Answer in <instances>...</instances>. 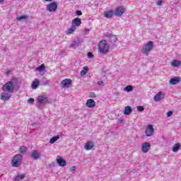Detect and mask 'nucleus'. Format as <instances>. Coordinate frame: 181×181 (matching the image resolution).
<instances>
[{
	"mask_svg": "<svg viewBox=\"0 0 181 181\" xmlns=\"http://www.w3.org/2000/svg\"><path fill=\"white\" fill-rule=\"evenodd\" d=\"M98 52L101 54H107L110 52V45L107 43L105 40H103L98 43Z\"/></svg>",
	"mask_w": 181,
	"mask_h": 181,
	"instance_id": "obj_1",
	"label": "nucleus"
},
{
	"mask_svg": "<svg viewBox=\"0 0 181 181\" xmlns=\"http://www.w3.org/2000/svg\"><path fill=\"white\" fill-rule=\"evenodd\" d=\"M16 86V83L15 80L8 81L5 85L3 86V91H8V93H13L15 91V87Z\"/></svg>",
	"mask_w": 181,
	"mask_h": 181,
	"instance_id": "obj_2",
	"label": "nucleus"
},
{
	"mask_svg": "<svg viewBox=\"0 0 181 181\" xmlns=\"http://www.w3.org/2000/svg\"><path fill=\"white\" fill-rule=\"evenodd\" d=\"M22 160H23V156L21 154L14 156L11 160V166L13 168H19L22 165Z\"/></svg>",
	"mask_w": 181,
	"mask_h": 181,
	"instance_id": "obj_3",
	"label": "nucleus"
},
{
	"mask_svg": "<svg viewBox=\"0 0 181 181\" xmlns=\"http://www.w3.org/2000/svg\"><path fill=\"white\" fill-rule=\"evenodd\" d=\"M153 48V42L150 41L147 42L145 45V49H143V52L144 54H148L151 50Z\"/></svg>",
	"mask_w": 181,
	"mask_h": 181,
	"instance_id": "obj_4",
	"label": "nucleus"
},
{
	"mask_svg": "<svg viewBox=\"0 0 181 181\" xmlns=\"http://www.w3.org/2000/svg\"><path fill=\"white\" fill-rule=\"evenodd\" d=\"M60 84L61 86L63 87V88H69V87H70L71 84H73V81H71V79L70 78H66L63 80Z\"/></svg>",
	"mask_w": 181,
	"mask_h": 181,
	"instance_id": "obj_5",
	"label": "nucleus"
},
{
	"mask_svg": "<svg viewBox=\"0 0 181 181\" xmlns=\"http://www.w3.org/2000/svg\"><path fill=\"white\" fill-rule=\"evenodd\" d=\"M124 12H125V8L124 6H119L116 8L114 15L115 16H122L124 15Z\"/></svg>",
	"mask_w": 181,
	"mask_h": 181,
	"instance_id": "obj_6",
	"label": "nucleus"
},
{
	"mask_svg": "<svg viewBox=\"0 0 181 181\" xmlns=\"http://www.w3.org/2000/svg\"><path fill=\"white\" fill-rule=\"evenodd\" d=\"M57 9V3L52 2L47 6V11L48 12H54Z\"/></svg>",
	"mask_w": 181,
	"mask_h": 181,
	"instance_id": "obj_7",
	"label": "nucleus"
},
{
	"mask_svg": "<svg viewBox=\"0 0 181 181\" xmlns=\"http://www.w3.org/2000/svg\"><path fill=\"white\" fill-rule=\"evenodd\" d=\"M155 130L153 129V126L152 124H148L146 129L145 134L146 136H152Z\"/></svg>",
	"mask_w": 181,
	"mask_h": 181,
	"instance_id": "obj_8",
	"label": "nucleus"
},
{
	"mask_svg": "<svg viewBox=\"0 0 181 181\" xmlns=\"http://www.w3.org/2000/svg\"><path fill=\"white\" fill-rule=\"evenodd\" d=\"M37 103L42 105V104H46L47 103V97L45 95H40L37 98Z\"/></svg>",
	"mask_w": 181,
	"mask_h": 181,
	"instance_id": "obj_9",
	"label": "nucleus"
},
{
	"mask_svg": "<svg viewBox=\"0 0 181 181\" xmlns=\"http://www.w3.org/2000/svg\"><path fill=\"white\" fill-rule=\"evenodd\" d=\"M165 98V94L162 92H158L153 98L154 101L158 103V101H160V100H163Z\"/></svg>",
	"mask_w": 181,
	"mask_h": 181,
	"instance_id": "obj_10",
	"label": "nucleus"
},
{
	"mask_svg": "<svg viewBox=\"0 0 181 181\" xmlns=\"http://www.w3.org/2000/svg\"><path fill=\"white\" fill-rule=\"evenodd\" d=\"M178 83H180V78L179 76H175L173 78H171L169 81V84H170L171 86H175Z\"/></svg>",
	"mask_w": 181,
	"mask_h": 181,
	"instance_id": "obj_11",
	"label": "nucleus"
},
{
	"mask_svg": "<svg viewBox=\"0 0 181 181\" xmlns=\"http://www.w3.org/2000/svg\"><path fill=\"white\" fill-rule=\"evenodd\" d=\"M142 152L146 153L151 149V144L145 142L142 144L141 146Z\"/></svg>",
	"mask_w": 181,
	"mask_h": 181,
	"instance_id": "obj_12",
	"label": "nucleus"
},
{
	"mask_svg": "<svg viewBox=\"0 0 181 181\" xmlns=\"http://www.w3.org/2000/svg\"><path fill=\"white\" fill-rule=\"evenodd\" d=\"M30 158L34 160H37V159H40V153L37 150L33 151L30 155Z\"/></svg>",
	"mask_w": 181,
	"mask_h": 181,
	"instance_id": "obj_13",
	"label": "nucleus"
},
{
	"mask_svg": "<svg viewBox=\"0 0 181 181\" xmlns=\"http://www.w3.org/2000/svg\"><path fill=\"white\" fill-rule=\"evenodd\" d=\"M57 163H58L59 166H60L61 168H63V166H66V160L62 158L60 156H57Z\"/></svg>",
	"mask_w": 181,
	"mask_h": 181,
	"instance_id": "obj_14",
	"label": "nucleus"
},
{
	"mask_svg": "<svg viewBox=\"0 0 181 181\" xmlns=\"http://www.w3.org/2000/svg\"><path fill=\"white\" fill-rule=\"evenodd\" d=\"M117 40H118V39L115 35H111L109 37L107 42L111 43L112 46H115V43H117Z\"/></svg>",
	"mask_w": 181,
	"mask_h": 181,
	"instance_id": "obj_15",
	"label": "nucleus"
},
{
	"mask_svg": "<svg viewBox=\"0 0 181 181\" xmlns=\"http://www.w3.org/2000/svg\"><path fill=\"white\" fill-rule=\"evenodd\" d=\"M94 148V142L93 141H87L86 145L84 146V149L86 151H91Z\"/></svg>",
	"mask_w": 181,
	"mask_h": 181,
	"instance_id": "obj_16",
	"label": "nucleus"
},
{
	"mask_svg": "<svg viewBox=\"0 0 181 181\" xmlns=\"http://www.w3.org/2000/svg\"><path fill=\"white\" fill-rule=\"evenodd\" d=\"M80 25H81V18H75L72 21V25L75 26V28H77V27L80 26Z\"/></svg>",
	"mask_w": 181,
	"mask_h": 181,
	"instance_id": "obj_17",
	"label": "nucleus"
},
{
	"mask_svg": "<svg viewBox=\"0 0 181 181\" xmlns=\"http://www.w3.org/2000/svg\"><path fill=\"white\" fill-rule=\"evenodd\" d=\"M86 107L88 108H94V107H95V101L93 99H88L86 102Z\"/></svg>",
	"mask_w": 181,
	"mask_h": 181,
	"instance_id": "obj_18",
	"label": "nucleus"
},
{
	"mask_svg": "<svg viewBox=\"0 0 181 181\" xmlns=\"http://www.w3.org/2000/svg\"><path fill=\"white\" fill-rule=\"evenodd\" d=\"M0 98L2 101H8V100L11 98V95L9 93H1Z\"/></svg>",
	"mask_w": 181,
	"mask_h": 181,
	"instance_id": "obj_19",
	"label": "nucleus"
},
{
	"mask_svg": "<svg viewBox=\"0 0 181 181\" xmlns=\"http://www.w3.org/2000/svg\"><path fill=\"white\" fill-rule=\"evenodd\" d=\"M131 112H132V107H131L130 106H126L124 107V110L123 112L124 115H129V114H131Z\"/></svg>",
	"mask_w": 181,
	"mask_h": 181,
	"instance_id": "obj_20",
	"label": "nucleus"
},
{
	"mask_svg": "<svg viewBox=\"0 0 181 181\" xmlns=\"http://www.w3.org/2000/svg\"><path fill=\"white\" fill-rule=\"evenodd\" d=\"M113 16H114V11H112V10H110L108 11H106L104 13L105 18H112Z\"/></svg>",
	"mask_w": 181,
	"mask_h": 181,
	"instance_id": "obj_21",
	"label": "nucleus"
},
{
	"mask_svg": "<svg viewBox=\"0 0 181 181\" xmlns=\"http://www.w3.org/2000/svg\"><path fill=\"white\" fill-rule=\"evenodd\" d=\"M40 81L37 79H35V81L32 83L31 87L33 90H36L37 87H39Z\"/></svg>",
	"mask_w": 181,
	"mask_h": 181,
	"instance_id": "obj_22",
	"label": "nucleus"
},
{
	"mask_svg": "<svg viewBox=\"0 0 181 181\" xmlns=\"http://www.w3.org/2000/svg\"><path fill=\"white\" fill-rule=\"evenodd\" d=\"M180 148H181V145L180 144V143H176L173 146L172 151L174 153H176L177 152V151H179V149H180Z\"/></svg>",
	"mask_w": 181,
	"mask_h": 181,
	"instance_id": "obj_23",
	"label": "nucleus"
},
{
	"mask_svg": "<svg viewBox=\"0 0 181 181\" xmlns=\"http://www.w3.org/2000/svg\"><path fill=\"white\" fill-rule=\"evenodd\" d=\"M181 62L177 59H174L171 64L173 67H179L180 66Z\"/></svg>",
	"mask_w": 181,
	"mask_h": 181,
	"instance_id": "obj_24",
	"label": "nucleus"
},
{
	"mask_svg": "<svg viewBox=\"0 0 181 181\" xmlns=\"http://www.w3.org/2000/svg\"><path fill=\"white\" fill-rule=\"evenodd\" d=\"M76 28H75L74 25H71V28H68V30L66 32V35H71L74 30H76Z\"/></svg>",
	"mask_w": 181,
	"mask_h": 181,
	"instance_id": "obj_25",
	"label": "nucleus"
},
{
	"mask_svg": "<svg viewBox=\"0 0 181 181\" xmlns=\"http://www.w3.org/2000/svg\"><path fill=\"white\" fill-rule=\"evenodd\" d=\"M80 46V42L77 41H73L72 43L69 45V47H71L72 49H76V47H78Z\"/></svg>",
	"mask_w": 181,
	"mask_h": 181,
	"instance_id": "obj_26",
	"label": "nucleus"
},
{
	"mask_svg": "<svg viewBox=\"0 0 181 181\" xmlns=\"http://www.w3.org/2000/svg\"><path fill=\"white\" fill-rule=\"evenodd\" d=\"M58 139H60V135H57L52 137L49 140V144H54V142H56V141Z\"/></svg>",
	"mask_w": 181,
	"mask_h": 181,
	"instance_id": "obj_27",
	"label": "nucleus"
},
{
	"mask_svg": "<svg viewBox=\"0 0 181 181\" xmlns=\"http://www.w3.org/2000/svg\"><path fill=\"white\" fill-rule=\"evenodd\" d=\"M134 90V87L131 85H129L124 88V91H127V93H131V91Z\"/></svg>",
	"mask_w": 181,
	"mask_h": 181,
	"instance_id": "obj_28",
	"label": "nucleus"
},
{
	"mask_svg": "<svg viewBox=\"0 0 181 181\" xmlns=\"http://www.w3.org/2000/svg\"><path fill=\"white\" fill-rule=\"evenodd\" d=\"M25 179V174L16 175L14 180L19 181Z\"/></svg>",
	"mask_w": 181,
	"mask_h": 181,
	"instance_id": "obj_29",
	"label": "nucleus"
},
{
	"mask_svg": "<svg viewBox=\"0 0 181 181\" xmlns=\"http://www.w3.org/2000/svg\"><path fill=\"white\" fill-rule=\"evenodd\" d=\"M26 19H29V16L23 15L17 17V21H26Z\"/></svg>",
	"mask_w": 181,
	"mask_h": 181,
	"instance_id": "obj_30",
	"label": "nucleus"
},
{
	"mask_svg": "<svg viewBox=\"0 0 181 181\" xmlns=\"http://www.w3.org/2000/svg\"><path fill=\"white\" fill-rule=\"evenodd\" d=\"M88 71V66H84L83 70L81 71L80 74H81V76H86V74H87Z\"/></svg>",
	"mask_w": 181,
	"mask_h": 181,
	"instance_id": "obj_31",
	"label": "nucleus"
},
{
	"mask_svg": "<svg viewBox=\"0 0 181 181\" xmlns=\"http://www.w3.org/2000/svg\"><path fill=\"white\" fill-rule=\"evenodd\" d=\"M46 69V66H45V64H41L38 67H37L36 70L37 71H43Z\"/></svg>",
	"mask_w": 181,
	"mask_h": 181,
	"instance_id": "obj_32",
	"label": "nucleus"
},
{
	"mask_svg": "<svg viewBox=\"0 0 181 181\" xmlns=\"http://www.w3.org/2000/svg\"><path fill=\"white\" fill-rule=\"evenodd\" d=\"M28 148L26 146H22L20 148V153H26Z\"/></svg>",
	"mask_w": 181,
	"mask_h": 181,
	"instance_id": "obj_33",
	"label": "nucleus"
},
{
	"mask_svg": "<svg viewBox=\"0 0 181 181\" xmlns=\"http://www.w3.org/2000/svg\"><path fill=\"white\" fill-rule=\"evenodd\" d=\"M145 110V107L144 106H138L137 107V110L139 111L140 112H142Z\"/></svg>",
	"mask_w": 181,
	"mask_h": 181,
	"instance_id": "obj_34",
	"label": "nucleus"
},
{
	"mask_svg": "<svg viewBox=\"0 0 181 181\" xmlns=\"http://www.w3.org/2000/svg\"><path fill=\"white\" fill-rule=\"evenodd\" d=\"M88 57L89 59H93V57H94V54H93L92 52H88Z\"/></svg>",
	"mask_w": 181,
	"mask_h": 181,
	"instance_id": "obj_35",
	"label": "nucleus"
},
{
	"mask_svg": "<svg viewBox=\"0 0 181 181\" xmlns=\"http://www.w3.org/2000/svg\"><path fill=\"white\" fill-rule=\"evenodd\" d=\"M76 15H78V16H81V15H83V13L80 10H77L76 11Z\"/></svg>",
	"mask_w": 181,
	"mask_h": 181,
	"instance_id": "obj_36",
	"label": "nucleus"
},
{
	"mask_svg": "<svg viewBox=\"0 0 181 181\" xmlns=\"http://www.w3.org/2000/svg\"><path fill=\"white\" fill-rule=\"evenodd\" d=\"M162 4H163V1L159 0L158 1H157L156 5H158V6H160Z\"/></svg>",
	"mask_w": 181,
	"mask_h": 181,
	"instance_id": "obj_37",
	"label": "nucleus"
},
{
	"mask_svg": "<svg viewBox=\"0 0 181 181\" xmlns=\"http://www.w3.org/2000/svg\"><path fill=\"white\" fill-rule=\"evenodd\" d=\"M172 115H173V112L169 111L167 112V117H172Z\"/></svg>",
	"mask_w": 181,
	"mask_h": 181,
	"instance_id": "obj_38",
	"label": "nucleus"
},
{
	"mask_svg": "<svg viewBox=\"0 0 181 181\" xmlns=\"http://www.w3.org/2000/svg\"><path fill=\"white\" fill-rule=\"evenodd\" d=\"M98 86H104V81H99L98 82Z\"/></svg>",
	"mask_w": 181,
	"mask_h": 181,
	"instance_id": "obj_39",
	"label": "nucleus"
},
{
	"mask_svg": "<svg viewBox=\"0 0 181 181\" xmlns=\"http://www.w3.org/2000/svg\"><path fill=\"white\" fill-rule=\"evenodd\" d=\"M90 95L91 97V98H95V93L90 92Z\"/></svg>",
	"mask_w": 181,
	"mask_h": 181,
	"instance_id": "obj_40",
	"label": "nucleus"
},
{
	"mask_svg": "<svg viewBox=\"0 0 181 181\" xmlns=\"http://www.w3.org/2000/svg\"><path fill=\"white\" fill-rule=\"evenodd\" d=\"M27 103H30L32 104V103H35V99L30 98L28 101Z\"/></svg>",
	"mask_w": 181,
	"mask_h": 181,
	"instance_id": "obj_41",
	"label": "nucleus"
},
{
	"mask_svg": "<svg viewBox=\"0 0 181 181\" xmlns=\"http://www.w3.org/2000/svg\"><path fill=\"white\" fill-rule=\"evenodd\" d=\"M76 169H77V168L76 166L71 167V170H76Z\"/></svg>",
	"mask_w": 181,
	"mask_h": 181,
	"instance_id": "obj_42",
	"label": "nucleus"
},
{
	"mask_svg": "<svg viewBox=\"0 0 181 181\" xmlns=\"http://www.w3.org/2000/svg\"><path fill=\"white\" fill-rule=\"evenodd\" d=\"M45 1H46V2H52V1L53 0H45Z\"/></svg>",
	"mask_w": 181,
	"mask_h": 181,
	"instance_id": "obj_43",
	"label": "nucleus"
},
{
	"mask_svg": "<svg viewBox=\"0 0 181 181\" xmlns=\"http://www.w3.org/2000/svg\"><path fill=\"white\" fill-rule=\"evenodd\" d=\"M6 74H9V71L6 72Z\"/></svg>",
	"mask_w": 181,
	"mask_h": 181,
	"instance_id": "obj_44",
	"label": "nucleus"
},
{
	"mask_svg": "<svg viewBox=\"0 0 181 181\" xmlns=\"http://www.w3.org/2000/svg\"><path fill=\"white\" fill-rule=\"evenodd\" d=\"M46 84H47V83H45V86H46Z\"/></svg>",
	"mask_w": 181,
	"mask_h": 181,
	"instance_id": "obj_45",
	"label": "nucleus"
},
{
	"mask_svg": "<svg viewBox=\"0 0 181 181\" xmlns=\"http://www.w3.org/2000/svg\"><path fill=\"white\" fill-rule=\"evenodd\" d=\"M0 1H4V0H0Z\"/></svg>",
	"mask_w": 181,
	"mask_h": 181,
	"instance_id": "obj_46",
	"label": "nucleus"
}]
</instances>
